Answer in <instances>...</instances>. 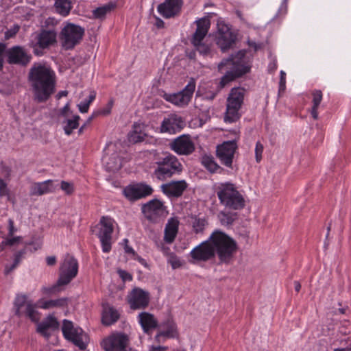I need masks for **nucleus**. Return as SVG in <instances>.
<instances>
[{"instance_id": "1", "label": "nucleus", "mask_w": 351, "mask_h": 351, "mask_svg": "<svg viewBox=\"0 0 351 351\" xmlns=\"http://www.w3.org/2000/svg\"><path fill=\"white\" fill-rule=\"evenodd\" d=\"M27 81L33 99L37 103L46 102L56 91V75L45 62H34L29 70Z\"/></svg>"}, {"instance_id": "2", "label": "nucleus", "mask_w": 351, "mask_h": 351, "mask_svg": "<svg viewBox=\"0 0 351 351\" xmlns=\"http://www.w3.org/2000/svg\"><path fill=\"white\" fill-rule=\"evenodd\" d=\"M245 53V50H240L236 54H232L228 58L223 59L219 64V72L223 73L225 68L228 69L221 78L220 88L225 87L229 82L241 77L250 71V68L243 64Z\"/></svg>"}, {"instance_id": "3", "label": "nucleus", "mask_w": 351, "mask_h": 351, "mask_svg": "<svg viewBox=\"0 0 351 351\" xmlns=\"http://www.w3.org/2000/svg\"><path fill=\"white\" fill-rule=\"evenodd\" d=\"M210 241L214 249V256H217L220 263L228 265L233 261L238 247L232 238L217 230L210 236Z\"/></svg>"}, {"instance_id": "4", "label": "nucleus", "mask_w": 351, "mask_h": 351, "mask_svg": "<svg viewBox=\"0 0 351 351\" xmlns=\"http://www.w3.org/2000/svg\"><path fill=\"white\" fill-rule=\"evenodd\" d=\"M78 263L77 260L67 254L60 267V276L57 282L47 287H43L45 294H53L60 291L61 286L68 285L77 274Z\"/></svg>"}, {"instance_id": "5", "label": "nucleus", "mask_w": 351, "mask_h": 351, "mask_svg": "<svg viewBox=\"0 0 351 351\" xmlns=\"http://www.w3.org/2000/svg\"><path fill=\"white\" fill-rule=\"evenodd\" d=\"M216 193L220 203L225 207L232 210H240L244 208V197L234 184L221 183L217 186Z\"/></svg>"}, {"instance_id": "6", "label": "nucleus", "mask_w": 351, "mask_h": 351, "mask_svg": "<svg viewBox=\"0 0 351 351\" xmlns=\"http://www.w3.org/2000/svg\"><path fill=\"white\" fill-rule=\"evenodd\" d=\"M157 167L154 176L159 180L164 181L176 174H180L183 169L182 165L174 155L167 153L156 162Z\"/></svg>"}, {"instance_id": "7", "label": "nucleus", "mask_w": 351, "mask_h": 351, "mask_svg": "<svg viewBox=\"0 0 351 351\" xmlns=\"http://www.w3.org/2000/svg\"><path fill=\"white\" fill-rule=\"evenodd\" d=\"M62 331L64 338L80 350H85L89 343L88 335L81 328H75L72 322L64 319Z\"/></svg>"}, {"instance_id": "8", "label": "nucleus", "mask_w": 351, "mask_h": 351, "mask_svg": "<svg viewBox=\"0 0 351 351\" xmlns=\"http://www.w3.org/2000/svg\"><path fill=\"white\" fill-rule=\"evenodd\" d=\"M56 37L57 34L54 30L42 29L29 41L28 46L32 49L35 56H42L45 49L56 43Z\"/></svg>"}, {"instance_id": "9", "label": "nucleus", "mask_w": 351, "mask_h": 351, "mask_svg": "<svg viewBox=\"0 0 351 351\" xmlns=\"http://www.w3.org/2000/svg\"><path fill=\"white\" fill-rule=\"evenodd\" d=\"M195 23L197 29L191 38V43L195 49L201 55L207 56L210 53V48L208 44L204 42V40L210 26V20L204 17L196 21Z\"/></svg>"}, {"instance_id": "10", "label": "nucleus", "mask_w": 351, "mask_h": 351, "mask_svg": "<svg viewBox=\"0 0 351 351\" xmlns=\"http://www.w3.org/2000/svg\"><path fill=\"white\" fill-rule=\"evenodd\" d=\"M84 29L79 25L68 23L62 29L60 39L62 46L66 50L72 49L82 40Z\"/></svg>"}, {"instance_id": "11", "label": "nucleus", "mask_w": 351, "mask_h": 351, "mask_svg": "<svg viewBox=\"0 0 351 351\" xmlns=\"http://www.w3.org/2000/svg\"><path fill=\"white\" fill-rule=\"evenodd\" d=\"M99 223L101 228L97 235L101 243L103 252L108 253L112 247V234L114 230L112 219L108 217H102Z\"/></svg>"}, {"instance_id": "12", "label": "nucleus", "mask_w": 351, "mask_h": 351, "mask_svg": "<svg viewBox=\"0 0 351 351\" xmlns=\"http://www.w3.org/2000/svg\"><path fill=\"white\" fill-rule=\"evenodd\" d=\"M237 149V145L234 140L226 141L217 145L216 156L221 165L232 169L233 158Z\"/></svg>"}, {"instance_id": "13", "label": "nucleus", "mask_w": 351, "mask_h": 351, "mask_svg": "<svg viewBox=\"0 0 351 351\" xmlns=\"http://www.w3.org/2000/svg\"><path fill=\"white\" fill-rule=\"evenodd\" d=\"M195 88V82H191L182 91L173 94L165 93L163 98L176 106L184 107L187 106L191 101Z\"/></svg>"}, {"instance_id": "14", "label": "nucleus", "mask_w": 351, "mask_h": 351, "mask_svg": "<svg viewBox=\"0 0 351 351\" xmlns=\"http://www.w3.org/2000/svg\"><path fill=\"white\" fill-rule=\"evenodd\" d=\"M7 62L10 64L27 66L32 60V55L28 53L25 47L19 45L13 46L5 51Z\"/></svg>"}, {"instance_id": "15", "label": "nucleus", "mask_w": 351, "mask_h": 351, "mask_svg": "<svg viewBox=\"0 0 351 351\" xmlns=\"http://www.w3.org/2000/svg\"><path fill=\"white\" fill-rule=\"evenodd\" d=\"M128 337L122 333L113 334L101 343V346L105 351H127Z\"/></svg>"}, {"instance_id": "16", "label": "nucleus", "mask_w": 351, "mask_h": 351, "mask_svg": "<svg viewBox=\"0 0 351 351\" xmlns=\"http://www.w3.org/2000/svg\"><path fill=\"white\" fill-rule=\"evenodd\" d=\"M153 191L150 185L140 182L127 186L123 189V194L128 200L134 202L152 195Z\"/></svg>"}, {"instance_id": "17", "label": "nucleus", "mask_w": 351, "mask_h": 351, "mask_svg": "<svg viewBox=\"0 0 351 351\" xmlns=\"http://www.w3.org/2000/svg\"><path fill=\"white\" fill-rule=\"evenodd\" d=\"M128 301L132 309L145 308L149 303V293L141 288H134L128 295Z\"/></svg>"}, {"instance_id": "18", "label": "nucleus", "mask_w": 351, "mask_h": 351, "mask_svg": "<svg viewBox=\"0 0 351 351\" xmlns=\"http://www.w3.org/2000/svg\"><path fill=\"white\" fill-rule=\"evenodd\" d=\"M166 206L164 203L158 199H154L142 206V213L145 217L152 221L165 215Z\"/></svg>"}, {"instance_id": "19", "label": "nucleus", "mask_w": 351, "mask_h": 351, "mask_svg": "<svg viewBox=\"0 0 351 351\" xmlns=\"http://www.w3.org/2000/svg\"><path fill=\"white\" fill-rule=\"evenodd\" d=\"M171 150L178 155H189L195 150V145L188 135H182L169 143Z\"/></svg>"}, {"instance_id": "20", "label": "nucleus", "mask_w": 351, "mask_h": 351, "mask_svg": "<svg viewBox=\"0 0 351 351\" xmlns=\"http://www.w3.org/2000/svg\"><path fill=\"white\" fill-rule=\"evenodd\" d=\"M236 40V36L230 31L229 27L224 24H218V36L217 45L221 51L226 52L232 47Z\"/></svg>"}, {"instance_id": "21", "label": "nucleus", "mask_w": 351, "mask_h": 351, "mask_svg": "<svg viewBox=\"0 0 351 351\" xmlns=\"http://www.w3.org/2000/svg\"><path fill=\"white\" fill-rule=\"evenodd\" d=\"M190 256L197 261H207L214 257V249L210 239L193 248Z\"/></svg>"}, {"instance_id": "22", "label": "nucleus", "mask_w": 351, "mask_h": 351, "mask_svg": "<svg viewBox=\"0 0 351 351\" xmlns=\"http://www.w3.org/2000/svg\"><path fill=\"white\" fill-rule=\"evenodd\" d=\"M188 184L184 180L170 181L161 185L162 192L169 197L178 198L182 195Z\"/></svg>"}, {"instance_id": "23", "label": "nucleus", "mask_w": 351, "mask_h": 351, "mask_svg": "<svg viewBox=\"0 0 351 351\" xmlns=\"http://www.w3.org/2000/svg\"><path fill=\"white\" fill-rule=\"evenodd\" d=\"M184 125V121L181 117L171 114L162 121L160 130L162 133L175 134L182 129Z\"/></svg>"}, {"instance_id": "24", "label": "nucleus", "mask_w": 351, "mask_h": 351, "mask_svg": "<svg viewBox=\"0 0 351 351\" xmlns=\"http://www.w3.org/2000/svg\"><path fill=\"white\" fill-rule=\"evenodd\" d=\"M182 3L183 0H165L158 6V11L164 18L169 19L180 12Z\"/></svg>"}, {"instance_id": "25", "label": "nucleus", "mask_w": 351, "mask_h": 351, "mask_svg": "<svg viewBox=\"0 0 351 351\" xmlns=\"http://www.w3.org/2000/svg\"><path fill=\"white\" fill-rule=\"evenodd\" d=\"M241 108V105L227 99L224 121L230 123L237 121L241 116L239 112Z\"/></svg>"}, {"instance_id": "26", "label": "nucleus", "mask_w": 351, "mask_h": 351, "mask_svg": "<svg viewBox=\"0 0 351 351\" xmlns=\"http://www.w3.org/2000/svg\"><path fill=\"white\" fill-rule=\"evenodd\" d=\"M59 322L53 315L47 316L43 322L37 326L36 331L45 337L48 338L50 334L47 332L49 329L55 330L59 328Z\"/></svg>"}, {"instance_id": "27", "label": "nucleus", "mask_w": 351, "mask_h": 351, "mask_svg": "<svg viewBox=\"0 0 351 351\" xmlns=\"http://www.w3.org/2000/svg\"><path fill=\"white\" fill-rule=\"evenodd\" d=\"M179 220L177 217H171L165 228L164 240L167 243H171L174 241L178 232Z\"/></svg>"}, {"instance_id": "28", "label": "nucleus", "mask_w": 351, "mask_h": 351, "mask_svg": "<svg viewBox=\"0 0 351 351\" xmlns=\"http://www.w3.org/2000/svg\"><path fill=\"white\" fill-rule=\"evenodd\" d=\"M119 318V313L112 306L107 304L104 306L102 313V324L106 326H110L115 323Z\"/></svg>"}, {"instance_id": "29", "label": "nucleus", "mask_w": 351, "mask_h": 351, "mask_svg": "<svg viewBox=\"0 0 351 351\" xmlns=\"http://www.w3.org/2000/svg\"><path fill=\"white\" fill-rule=\"evenodd\" d=\"M202 165L211 173H221L223 169L221 167L215 160L212 156L204 155L202 157Z\"/></svg>"}, {"instance_id": "30", "label": "nucleus", "mask_w": 351, "mask_h": 351, "mask_svg": "<svg viewBox=\"0 0 351 351\" xmlns=\"http://www.w3.org/2000/svg\"><path fill=\"white\" fill-rule=\"evenodd\" d=\"M191 223L192 225L193 230L195 233H202L205 228L208 226V222L205 217H202L199 215H192L190 217Z\"/></svg>"}, {"instance_id": "31", "label": "nucleus", "mask_w": 351, "mask_h": 351, "mask_svg": "<svg viewBox=\"0 0 351 351\" xmlns=\"http://www.w3.org/2000/svg\"><path fill=\"white\" fill-rule=\"evenodd\" d=\"M139 322L145 332L151 328H154L157 326V321L155 319L153 315L143 312L139 314Z\"/></svg>"}, {"instance_id": "32", "label": "nucleus", "mask_w": 351, "mask_h": 351, "mask_svg": "<svg viewBox=\"0 0 351 351\" xmlns=\"http://www.w3.org/2000/svg\"><path fill=\"white\" fill-rule=\"evenodd\" d=\"M143 127L141 123H135L133 125V130L128 135L130 142L136 143L145 140L146 134L143 132Z\"/></svg>"}, {"instance_id": "33", "label": "nucleus", "mask_w": 351, "mask_h": 351, "mask_svg": "<svg viewBox=\"0 0 351 351\" xmlns=\"http://www.w3.org/2000/svg\"><path fill=\"white\" fill-rule=\"evenodd\" d=\"M52 185L51 180L43 182L34 183L31 187V195H42L51 191L50 186Z\"/></svg>"}, {"instance_id": "34", "label": "nucleus", "mask_w": 351, "mask_h": 351, "mask_svg": "<svg viewBox=\"0 0 351 351\" xmlns=\"http://www.w3.org/2000/svg\"><path fill=\"white\" fill-rule=\"evenodd\" d=\"M23 313L22 317H25L33 322H38L40 319V313L37 311V306L32 302L27 304V306L23 310Z\"/></svg>"}, {"instance_id": "35", "label": "nucleus", "mask_w": 351, "mask_h": 351, "mask_svg": "<svg viewBox=\"0 0 351 351\" xmlns=\"http://www.w3.org/2000/svg\"><path fill=\"white\" fill-rule=\"evenodd\" d=\"M29 302H32L31 300H27V298L26 295L24 294H19L16 295L14 302V307L15 309V315L18 317H22L23 310H24L27 304H28Z\"/></svg>"}, {"instance_id": "36", "label": "nucleus", "mask_w": 351, "mask_h": 351, "mask_svg": "<svg viewBox=\"0 0 351 351\" xmlns=\"http://www.w3.org/2000/svg\"><path fill=\"white\" fill-rule=\"evenodd\" d=\"M54 8L56 12L63 16H67L72 8L70 0H55Z\"/></svg>"}, {"instance_id": "37", "label": "nucleus", "mask_w": 351, "mask_h": 351, "mask_svg": "<svg viewBox=\"0 0 351 351\" xmlns=\"http://www.w3.org/2000/svg\"><path fill=\"white\" fill-rule=\"evenodd\" d=\"M245 89L242 88H233L230 90V92L227 97L228 100H231L234 102L242 106L244 100Z\"/></svg>"}, {"instance_id": "38", "label": "nucleus", "mask_w": 351, "mask_h": 351, "mask_svg": "<svg viewBox=\"0 0 351 351\" xmlns=\"http://www.w3.org/2000/svg\"><path fill=\"white\" fill-rule=\"evenodd\" d=\"M322 99V93L319 90H316L313 93V107L311 109V115L315 120L318 119L317 109Z\"/></svg>"}, {"instance_id": "39", "label": "nucleus", "mask_w": 351, "mask_h": 351, "mask_svg": "<svg viewBox=\"0 0 351 351\" xmlns=\"http://www.w3.org/2000/svg\"><path fill=\"white\" fill-rule=\"evenodd\" d=\"M116 6L114 3H109L103 6L99 7L93 10V14L96 19H103L106 15L110 12Z\"/></svg>"}, {"instance_id": "40", "label": "nucleus", "mask_w": 351, "mask_h": 351, "mask_svg": "<svg viewBox=\"0 0 351 351\" xmlns=\"http://www.w3.org/2000/svg\"><path fill=\"white\" fill-rule=\"evenodd\" d=\"M80 116L75 115L73 119H67L64 123H65L64 126V130L66 135H70L72 134L73 130L74 129L77 128L79 126V120Z\"/></svg>"}, {"instance_id": "41", "label": "nucleus", "mask_w": 351, "mask_h": 351, "mask_svg": "<svg viewBox=\"0 0 351 351\" xmlns=\"http://www.w3.org/2000/svg\"><path fill=\"white\" fill-rule=\"evenodd\" d=\"M162 326L165 327L166 330L161 331V334L167 338H173L176 336V328L175 324L169 320L162 324Z\"/></svg>"}, {"instance_id": "42", "label": "nucleus", "mask_w": 351, "mask_h": 351, "mask_svg": "<svg viewBox=\"0 0 351 351\" xmlns=\"http://www.w3.org/2000/svg\"><path fill=\"white\" fill-rule=\"evenodd\" d=\"M67 299L66 298H60L56 300H50L45 301L43 305L42 308H49L56 306H64L66 304Z\"/></svg>"}, {"instance_id": "43", "label": "nucleus", "mask_w": 351, "mask_h": 351, "mask_svg": "<svg viewBox=\"0 0 351 351\" xmlns=\"http://www.w3.org/2000/svg\"><path fill=\"white\" fill-rule=\"evenodd\" d=\"M218 217L222 225H231L234 221L232 214L230 213L221 212L219 213Z\"/></svg>"}, {"instance_id": "44", "label": "nucleus", "mask_w": 351, "mask_h": 351, "mask_svg": "<svg viewBox=\"0 0 351 351\" xmlns=\"http://www.w3.org/2000/svg\"><path fill=\"white\" fill-rule=\"evenodd\" d=\"M263 149V145L259 141L257 142L255 147V157L257 162H259L262 159Z\"/></svg>"}, {"instance_id": "45", "label": "nucleus", "mask_w": 351, "mask_h": 351, "mask_svg": "<svg viewBox=\"0 0 351 351\" xmlns=\"http://www.w3.org/2000/svg\"><path fill=\"white\" fill-rule=\"evenodd\" d=\"M168 263L171 265L173 269L179 268L182 265L180 260L174 254L170 256Z\"/></svg>"}, {"instance_id": "46", "label": "nucleus", "mask_w": 351, "mask_h": 351, "mask_svg": "<svg viewBox=\"0 0 351 351\" xmlns=\"http://www.w3.org/2000/svg\"><path fill=\"white\" fill-rule=\"evenodd\" d=\"M0 196L10 197V190L7 186V184L1 178H0Z\"/></svg>"}, {"instance_id": "47", "label": "nucleus", "mask_w": 351, "mask_h": 351, "mask_svg": "<svg viewBox=\"0 0 351 351\" xmlns=\"http://www.w3.org/2000/svg\"><path fill=\"white\" fill-rule=\"evenodd\" d=\"M61 189L66 192V194L70 195L73 192V185L67 182L62 181Z\"/></svg>"}, {"instance_id": "48", "label": "nucleus", "mask_w": 351, "mask_h": 351, "mask_svg": "<svg viewBox=\"0 0 351 351\" xmlns=\"http://www.w3.org/2000/svg\"><path fill=\"white\" fill-rule=\"evenodd\" d=\"M117 272L123 281H131L132 280V276L126 271L119 269Z\"/></svg>"}, {"instance_id": "49", "label": "nucleus", "mask_w": 351, "mask_h": 351, "mask_svg": "<svg viewBox=\"0 0 351 351\" xmlns=\"http://www.w3.org/2000/svg\"><path fill=\"white\" fill-rule=\"evenodd\" d=\"M285 76L286 73L283 71H280V79L279 82V93L284 92L285 90Z\"/></svg>"}, {"instance_id": "50", "label": "nucleus", "mask_w": 351, "mask_h": 351, "mask_svg": "<svg viewBox=\"0 0 351 351\" xmlns=\"http://www.w3.org/2000/svg\"><path fill=\"white\" fill-rule=\"evenodd\" d=\"M5 45L4 43H0V71H1L3 68V54L5 51Z\"/></svg>"}, {"instance_id": "51", "label": "nucleus", "mask_w": 351, "mask_h": 351, "mask_svg": "<svg viewBox=\"0 0 351 351\" xmlns=\"http://www.w3.org/2000/svg\"><path fill=\"white\" fill-rule=\"evenodd\" d=\"M25 252V250L23 249L16 254L13 263L15 264V265H18L20 263Z\"/></svg>"}, {"instance_id": "52", "label": "nucleus", "mask_w": 351, "mask_h": 351, "mask_svg": "<svg viewBox=\"0 0 351 351\" xmlns=\"http://www.w3.org/2000/svg\"><path fill=\"white\" fill-rule=\"evenodd\" d=\"M16 232V228L14 227V221L12 219H8V236L12 237Z\"/></svg>"}, {"instance_id": "53", "label": "nucleus", "mask_w": 351, "mask_h": 351, "mask_svg": "<svg viewBox=\"0 0 351 351\" xmlns=\"http://www.w3.org/2000/svg\"><path fill=\"white\" fill-rule=\"evenodd\" d=\"M89 106L90 104L86 100L78 105L79 110L82 113L87 112L89 108Z\"/></svg>"}, {"instance_id": "54", "label": "nucleus", "mask_w": 351, "mask_h": 351, "mask_svg": "<svg viewBox=\"0 0 351 351\" xmlns=\"http://www.w3.org/2000/svg\"><path fill=\"white\" fill-rule=\"evenodd\" d=\"M19 29V27H16L12 29H9L5 33V39H9L10 38H12L16 35V34L18 32Z\"/></svg>"}, {"instance_id": "55", "label": "nucleus", "mask_w": 351, "mask_h": 351, "mask_svg": "<svg viewBox=\"0 0 351 351\" xmlns=\"http://www.w3.org/2000/svg\"><path fill=\"white\" fill-rule=\"evenodd\" d=\"M123 241L125 243L124 247L125 252L127 254H132L133 255H136L134 250L131 247L128 245V240L127 239H125Z\"/></svg>"}, {"instance_id": "56", "label": "nucleus", "mask_w": 351, "mask_h": 351, "mask_svg": "<svg viewBox=\"0 0 351 351\" xmlns=\"http://www.w3.org/2000/svg\"><path fill=\"white\" fill-rule=\"evenodd\" d=\"M20 240H21L20 237H15L13 238L5 239L8 245H10V246L14 245L16 243L19 242Z\"/></svg>"}, {"instance_id": "57", "label": "nucleus", "mask_w": 351, "mask_h": 351, "mask_svg": "<svg viewBox=\"0 0 351 351\" xmlns=\"http://www.w3.org/2000/svg\"><path fill=\"white\" fill-rule=\"evenodd\" d=\"M47 264L49 266H53L56 263V258L54 256H47L46 258Z\"/></svg>"}, {"instance_id": "58", "label": "nucleus", "mask_w": 351, "mask_h": 351, "mask_svg": "<svg viewBox=\"0 0 351 351\" xmlns=\"http://www.w3.org/2000/svg\"><path fill=\"white\" fill-rule=\"evenodd\" d=\"M248 45L250 47L254 48V51H256L258 49L261 48V44H257L256 42L252 40L247 41Z\"/></svg>"}, {"instance_id": "59", "label": "nucleus", "mask_w": 351, "mask_h": 351, "mask_svg": "<svg viewBox=\"0 0 351 351\" xmlns=\"http://www.w3.org/2000/svg\"><path fill=\"white\" fill-rule=\"evenodd\" d=\"M340 344L346 346L347 348H351V339L348 337L347 339L340 340Z\"/></svg>"}, {"instance_id": "60", "label": "nucleus", "mask_w": 351, "mask_h": 351, "mask_svg": "<svg viewBox=\"0 0 351 351\" xmlns=\"http://www.w3.org/2000/svg\"><path fill=\"white\" fill-rule=\"evenodd\" d=\"M3 172L5 177H9L10 176L11 169L8 166H3Z\"/></svg>"}, {"instance_id": "61", "label": "nucleus", "mask_w": 351, "mask_h": 351, "mask_svg": "<svg viewBox=\"0 0 351 351\" xmlns=\"http://www.w3.org/2000/svg\"><path fill=\"white\" fill-rule=\"evenodd\" d=\"M217 95V92L208 93L205 95V98L208 100H213L215 99V97H216Z\"/></svg>"}, {"instance_id": "62", "label": "nucleus", "mask_w": 351, "mask_h": 351, "mask_svg": "<svg viewBox=\"0 0 351 351\" xmlns=\"http://www.w3.org/2000/svg\"><path fill=\"white\" fill-rule=\"evenodd\" d=\"M17 265H15L14 263H13L11 266H6L5 269V274H10L13 269H14Z\"/></svg>"}, {"instance_id": "63", "label": "nucleus", "mask_w": 351, "mask_h": 351, "mask_svg": "<svg viewBox=\"0 0 351 351\" xmlns=\"http://www.w3.org/2000/svg\"><path fill=\"white\" fill-rule=\"evenodd\" d=\"M17 265H15L14 263H13L11 266H6L5 269V274H10L13 269H14Z\"/></svg>"}, {"instance_id": "64", "label": "nucleus", "mask_w": 351, "mask_h": 351, "mask_svg": "<svg viewBox=\"0 0 351 351\" xmlns=\"http://www.w3.org/2000/svg\"><path fill=\"white\" fill-rule=\"evenodd\" d=\"M69 104H66L62 110H61V114L64 116V117H66L67 116V112H69Z\"/></svg>"}]
</instances>
